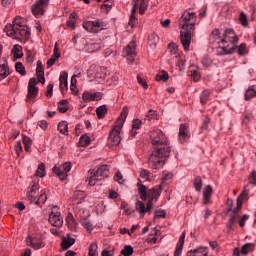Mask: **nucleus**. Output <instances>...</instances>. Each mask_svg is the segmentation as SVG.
Returning <instances> with one entry per match:
<instances>
[{
    "label": "nucleus",
    "instance_id": "f257e3e1",
    "mask_svg": "<svg viewBox=\"0 0 256 256\" xmlns=\"http://www.w3.org/2000/svg\"><path fill=\"white\" fill-rule=\"evenodd\" d=\"M197 22V15L193 12L184 11L179 19V27L182 29L180 34V43L184 51H189L191 45V37L195 23Z\"/></svg>",
    "mask_w": 256,
    "mask_h": 256
},
{
    "label": "nucleus",
    "instance_id": "f03ea898",
    "mask_svg": "<svg viewBox=\"0 0 256 256\" xmlns=\"http://www.w3.org/2000/svg\"><path fill=\"white\" fill-rule=\"evenodd\" d=\"M153 151L149 156V165L152 169L161 167V130H155L150 134Z\"/></svg>",
    "mask_w": 256,
    "mask_h": 256
},
{
    "label": "nucleus",
    "instance_id": "7ed1b4c3",
    "mask_svg": "<svg viewBox=\"0 0 256 256\" xmlns=\"http://www.w3.org/2000/svg\"><path fill=\"white\" fill-rule=\"evenodd\" d=\"M127 115H129V110L127 107L122 109L120 114V122L116 126H114L108 136L107 145L108 147H117L121 143V129H123V125L127 120Z\"/></svg>",
    "mask_w": 256,
    "mask_h": 256
},
{
    "label": "nucleus",
    "instance_id": "20e7f679",
    "mask_svg": "<svg viewBox=\"0 0 256 256\" xmlns=\"http://www.w3.org/2000/svg\"><path fill=\"white\" fill-rule=\"evenodd\" d=\"M235 43H237V35L231 29L222 32V46H220L221 55H231L235 53Z\"/></svg>",
    "mask_w": 256,
    "mask_h": 256
},
{
    "label": "nucleus",
    "instance_id": "39448f33",
    "mask_svg": "<svg viewBox=\"0 0 256 256\" xmlns=\"http://www.w3.org/2000/svg\"><path fill=\"white\" fill-rule=\"evenodd\" d=\"M241 209H243V204L241 202H237V206L233 208V200H228V209L227 213L230 214V219L227 223L228 231H235V225H237V219L241 218Z\"/></svg>",
    "mask_w": 256,
    "mask_h": 256
},
{
    "label": "nucleus",
    "instance_id": "423d86ee",
    "mask_svg": "<svg viewBox=\"0 0 256 256\" xmlns=\"http://www.w3.org/2000/svg\"><path fill=\"white\" fill-rule=\"evenodd\" d=\"M107 171H109L108 165H102L96 171L89 170L88 178H87L88 185H90V187H95V185L97 184V181H101V177H103V175H105Z\"/></svg>",
    "mask_w": 256,
    "mask_h": 256
},
{
    "label": "nucleus",
    "instance_id": "0eeeda50",
    "mask_svg": "<svg viewBox=\"0 0 256 256\" xmlns=\"http://www.w3.org/2000/svg\"><path fill=\"white\" fill-rule=\"evenodd\" d=\"M25 26L26 25L21 21V17H16L13 20V24H7L5 26L4 31L8 37H13L17 35V31H19V29H22Z\"/></svg>",
    "mask_w": 256,
    "mask_h": 256
},
{
    "label": "nucleus",
    "instance_id": "6e6552de",
    "mask_svg": "<svg viewBox=\"0 0 256 256\" xmlns=\"http://www.w3.org/2000/svg\"><path fill=\"white\" fill-rule=\"evenodd\" d=\"M123 53L127 59L128 65H133L135 57H137V44L135 41L130 42L123 50Z\"/></svg>",
    "mask_w": 256,
    "mask_h": 256
},
{
    "label": "nucleus",
    "instance_id": "1a4fd4ad",
    "mask_svg": "<svg viewBox=\"0 0 256 256\" xmlns=\"http://www.w3.org/2000/svg\"><path fill=\"white\" fill-rule=\"evenodd\" d=\"M48 221L52 224L53 227L63 226V218L61 217V212H59V207L54 206L52 208V211L49 213Z\"/></svg>",
    "mask_w": 256,
    "mask_h": 256
},
{
    "label": "nucleus",
    "instance_id": "9d476101",
    "mask_svg": "<svg viewBox=\"0 0 256 256\" xmlns=\"http://www.w3.org/2000/svg\"><path fill=\"white\" fill-rule=\"evenodd\" d=\"M49 6V0H37L31 7L32 14L35 17L45 15V10Z\"/></svg>",
    "mask_w": 256,
    "mask_h": 256
},
{
    "label": "nucleus",
    "instance_id": "9b49d317",
    "mask_svg": "<svg viewBox=\"0 0 256 256\" xmlns=\"http://www.w3.org/2000/svg\"><path fill=\"white\" fill-rule=\"evenodd\" d=\"M104 23L101 20L88 21L83 23V28L88 31V33H100L103 31Z\"/></svg>",
    "mask_w": 256,
    "mask_h": 256
},
{
    "label": "nucleus",
    "instance_id": "f8f14e48",
    "mask_svg": "<svg viewBox=\"0 0 256 256\" xmlns=\"http://www.w3.org/2000/svg\"><path fill=\"white\" fill-rule=\"evenodd\" d=\"M72 164L71 162H65L62 165V170L61 168L54 166L52 171L53 173H55V175H57V177H59L60 181H65V179H67V173H69V171H71L72 168Z\"/></svg>",
    "mask_w": 256,
    "mask_h": 256
},
{
    "label": "nucleus",
    "instance_id": "ddd939ff",
    "mask_svg": "<svg viewBox=\"0 0 256 256\" xmlns=\"http://www.w3.org/2000/svg\"><path fill=\"white\" fill-rule=\"evenodd\" d=\"M26 245L28 247H32L35 251H39V249H43L45 247V243L43 242V237L41 236H27Z\"/></svg>",
    "mask_w": 256,
    "mask_h": 256
},
{
    "label": "nucleus",
    "instance_id": "4468645a",
    "mask_svg": "<svg viewBox=\"0 0 256 256\" xmlns=\"http://www.w3.org/2000/svg\"><path fill=\"white\" fill-rule=\"evenodd\" d=\"M171 155V143L169 139L161 133V158L167 159Z\"/></svg>",
    "mask_w": 256,
    "mask_h": 256
},
{
    "label": "nucleus",
    "instance_id": "2eb2a0df",
    "mask_svg": "<svg viewBox=\"0 0 256 256\" xmlns=\"http://www.w3.org/2000/svg\"><path fill=\"white\" fill-rule=\"evenodd\" d=\"M105 71H106L105 67H98L97 72L93 73V66H91L90 69H88L87 71V75L88 77H93L95 79H105V75H106Z\"/></svg>",
    "mask_w": 256,
    "mask_h": 256
},
{
    "label": "nucleus",
    "instance_id": "dca6fc26",
    "mask_svg": "<svg viewBox=\"0 0 256 256\" xmlns=\"http://www.w3.org/2000/svg\"><path fill=\"white\" fill-rule=\"evenodd\" d=\"M210 42L217 43L220 47L223 46V32L219 29H214L210 35Z\"/></svg>",
    "mask_w": 256,
    "mask_h": 256
},
{
    "label": "nucleus",
    "instance_id": "f3484780",
    "mask_svg": "<svg viewBox=\"0 0 256 256\" xmlns=\"http://www.w3.org/2000/svg\"><path fill=\"white\" fill-rule=\"evenodd\" d=\"M189 137V126L187 124H181L179 128L178 139L180 143H185Z\"/></svg>",
    "mask_w": 256,
    "mask_h": 256
},
{
    "label": "nucleus",
    "instance_id": "a211bd4d",
    "mask_svg": "<svg viewBox=\"0 0 256 256\" xmlns=\"http://www.w3.org/2000/svg\"><path fill=\"white\" fill-rule=\"evenodd\" d=\"M209 255V250L207 247H198L194 250L187 252L186 256H207Z\"/></svg>",
    "mask_w": 256,
    "mask_h": 256
},
{
    "label": "nucleus",
    "instance_id": "6ab92c4d",
    "mask_svg": "<svg viewBox=\"0 0 256 256\" xmlns=\"http://www.w3.org/2000/svg\"><path fill=\"white\" fill-rule=\"evenodd\" d=\"M183 245H185V232L179 237L174 256H181V253H183Z\"/></svg>",
    "mask_w": 256,
    "mask_h": 256
},
{
    "label": "nucleus",
    "instance_id": "aec40b11",
    "mask_svg": "<svg viewBox=\"0 0 256 256\" xmlns=\"http://www.w3.org/2000/svg\"><path fill=\"white\" fill-rule=\"evenodd\" d=\"M67 77H69V74L67 71H63L60 74L59 81H60V91L63 93V91H67Z\"/></svg>",
    "mask_w": 256,
    "mask_h": 256
},
{
    "label": "nucleus",
    "instance_id": "412c9836",
    "mask_svg": "<svg viewBox=\"0 0 256 256\" xmlns=\"http://www.w3.org/2000/svg\"><path fill=\"white\" fill-rule=\"evenodd\" d=\"M137 187H138V193H139L140 199L142 201H147V195L149 194V192H147V187L141 184V180L139 179H138Z\"/></svg>",
    "mask_w": 256,
    "mask_h": 256
},
{
    "label": "nucleus",
    "instance_id": "4be33fe9",
    "mask_svg": "<svg viewBox=\"0 0 256 256\" xmlns=\"http://www.w3.org/2000/svg\"><path fill=\"white\" fill-rule=\"evenodd\" d=\"M173 181V173L164 170L161 174V184L162 185H169Z\"/></svg>",
    "mask_w": 256,
    "mask_h": 256
},
{
    "label": "nucleus",
    "instance_id": "5701e85b",
    "mask_svg": "<svg viewBox=\"0 0 256 256\" xmlns=\"http://www.w3.org/2000/svg\"><path fill=\"white\" fill-rule=\"evenodd\" d=\"M249 200V184L244 186L243 192L238 196L237 203H241L243 205V201Z\"/></svg>",
    "mask_w": 256,
    "mask_h": 256
},
{
    "label": "nucleus",
    "instance_id": "b1692460",
    "mask_svg": "<svg viewBox=\"0 0 256 256\" xmlns=\"http://www.w3.org/2000/svg\"><path fill=\"white\" fill-rule=\"evenodd\" d=\"M16 35H20V37H23L24 39H26V41H29V38L31 37V29H29V27H27L26 25L18 29Z\"/></svg>",
    "mask_w": 256,
    "mask_h": 256
},
{
    "label": "nucleus",
    "instance_id": "393cba45",
    "mask_svg": "<svg viewBox=\"0 0 256 256\" xmlns=\"http://www.w3.org/2000/svg\"><path fill=\"white\" fill-rule=\"evenodd\" d=\"M211 195H213V188L207 186L203 191L204 205H209V203H211Z\"/></svg>",
    "mask_w": 256,
    "mask_h": 256
},
{
    "label": "nucleus",
    "instance_id": "a878e982",
    "mask_svg": "<svg viewBox=\"0 0 256 256\" xmlns=\"http://www.w3.org/2000/svg\"><path fill=\"white\" fill-rule=\"evenodd\" d=\"M73 245H75V238H71L69 235L62 240V249H64V251H67V249L73 247Z\"/></svg>",
    "mask_w": 256,
    "mask_h": 256
},
{
    "label": "nucleus",
    "instance_id": "bb28decb",
    "mask_svg": "<svg viewBox=\"0 0 256 256\" xmlns=\"http://www.w3.org/2000/svg\"><path fill=\"white\" fill-rule=\"evenodd\" d=\"M11 53L14 55V59H21V57H23V47L19 44H15Z\"/></svg>",
    "mask_w": 256,
    "mask_h": 256
},
{
    "label": "nucleus",
    "instance_id": "cd10ccee",
    "mask_svg": "<svg viewBox=\"0 0 256 256\" xmlns=\"http://www.w3.org/2000/svg\"><path fill=\"white\" fill-rule=\"evenodd\" d=\"M159 35L152 33L148 36V43L150 45V47H152V49H155V47H157V45H159Z\"/></svg>",
    "mask_w": 256,
    "mask_h": 256
},
{
    "label": "nucleus",
    "instance_id": "c85d7f7f",
    "mask_svg": "<svg viewBox=\"0 0 256 256\" xmlns=\"http://www.w3.org/2000/svg\"><path fill=\"white\" fill-rule=\"evenodd\" d=\"M159 191L155 188L148 190V199L149 201H153L154 203H157L159 201Z\"/></svg>",
    "mask_w": 256,
    "mask_h": 256
},
{
    "label": "nucleus",
    "instance_id": "c756f323",
    "mask_svg": "<svg viewBox=\"0 0 256 256\" xmlns=\"http://www.w3.org/2000/svg\"><path fill=\"white\" fill-rule=\"evenodd\" d=\"M58 131L62 135H69V123L67 121H61L58 123Z\"/></svg>",
    "mask_w": 256,
    "mask_h": 256
},
{
    "label": "nucleus",
    "instance_id": "7c9ffc66",
    "mask_svg": "<svg viewBox=\"0 0 256 256\" xmlns=\"http://www.w3.org/2000/svg\"><path fill=\"white\" fill-rule=\"evenodd\" d=\"M40 203L45 204L47 203V189H42L40 196L36 198L34 205H40Z\"/></svg>",
    "mask_w": 256,
    "mask_h": 256
},
{
    "label": "nucleus",
    "instance_id": "2f4dec72",
    "mask_svg": "<svg viewBox=\"0 0 256 256\" xmlns=\"http://www.w3.org/2000/svg\"><path fill=\"white\" fill-rule=\"evenodd\" d=\"M9 75V66L7 64L0 65V81L6 79V77H9Z\"/></svg>",
    "mask_w": 256,
    "mask_h": 256
},
{
    "label": "nucleus",
    "instance_id": "473e14b6",
    "mask_svg": "<svg viewBox=\"0 0 256 256\" xmlns=\"http://www.w3.org/2000/svg\"><path fill=\"white\" fill-rule=\"evenodd\" d=\"M37 95H39V88H28V94L26 96V99L27 101L37 99Z\"/></svg>",
    "mask_w": 256,
    "mask_h": 256
},
{
    "label": "nucleus",
    "instance_id": "72a5a7b5",
    "mask_svg": "<svg viewBox=\"0 0 256 256\" xmlns=\"http://www.w3.org/2000/svg\"><path fill=\"white\" fill-rule=\"evenodd\" d=\"M66 222L70 229H75V227H77V220H75V217H73L72 213L68 214Z\"/></svg>",
    "mask_w": 256,
    "mask_h": 256
},
{
    "label": "nucleus",
    "instance_id": "f704fd0d",
    "mask_svg": "<svg viewBox=\"0 0 256 256\" xmlns=\"http://www.w3.org/2000/svg\"><path fill=\"white\" fill-rule=\"evenodd\" d=\"M96 115L98 119H103L107 115V106L101 105L96 109Z\"/></svg>",
    "mask_w": 256,
    "mask_h": 256
},
{
    "label": "nucleus",
    "instance_id": "c9c22d12",
    "mask_svg": "<svg viewBox=\"0 0 256 256\" xmlns=\"http://www.w3.org/2000/svg\"><path fill=\"white\" fill-rule=\"evenodd\" d=\"M89 253L88 256H99V252H97V249H99V247L97 246V242H92L89 245Z\"/></svg>",
    "mask_w": 256,
    "mask_h": 256
},
{
    "label": "nucleus",
    "instance_id": "e433bc0d",
    "mask_svg": "<svg viewBox=\"0 0 256 256\" xmlns=\"http://www.w3.org/2000/svg\"><path fill=\"white\" fill-rule=\"evenodd\" d=\"M211 95V90H204L200 95V103L201 105H205L207 101H209V97Z\"/></svg>",
    "mask_w": 256,
    "mask_h": 256
},
{
    "label": "nucleus",
    "instance_id": "4c0bfd02",
    "mask_svg": "<svg viewBox=\"0 0 256 256\" xmlns=\"http://www.w3.org/2000/svg\"><path fill=\"white\" fill-rule=\"evenodd\" d=\"M43 75H45V68L43 67V62L38 60L36 67V77H43Z\"/></svg>",
    "mask_w": 256,
    "mask_h": 256
},
{
    "label": "nucleus",
    "instance_id": "58836bf2",
    "mask_svg": "<svg viewBox=\"0 0 256 256\" xmlns=\"http://www.w3.org/2000/svg\"><path fill=\"white\" fill-rule=\"evenodd\" d=\"M88 53H95L101 49V44L99 43H89L86 45Z\"/></svg>",
    "mask_w": 256,
    "mask_h": 256
},
{
    "label": "nucleus",
    "instance_id": "ea45409f",
    "mask_svg": "<svg viewBox=\"0 0 256 256\" xmlns=\"http://www.w3.org/2000/svg\"><path fill=\"white\" fill-rule=\"evenodd\" d=\"M253 249H255V244L246 243L244 246H242L241 253L242 255H247V253H251Z\"/></svg>",
    "mask_w": 256,
    "mask_h": 256
},
{
    "label": "nucleus",
    "instance_id": "a19ab883",
    "mask_svg": "<svg viewBox=\"0 0 256 256\" xmlns=\"http://www.w3.org/2000/svg\"><path fill=\"white\" fill-rule=\"evenodd\" d=\"M91 144V138L87 135H82L79 139L80 147H87Z\"/></svg>",
    "mask_w": 256,
    "mask_h": 256
},
{
    "label": "nucleus",
    "instance_id": "79ce46f5",
    "mask_svg": "<svg viewBox=\"0 0 256 256\" xmlns=\"http://www.w3.org/2000/svg\"><path fill=\"white\" fill-rule=\"evenodd\" d=\"M36 177H45L46 173H45V163L41 162L39 165H38V168L36 170V173H35Z\"/></svg>",
    "mask_w": 256,
    "mask_h": 256
},
{
    "label": "nucleus",
    "instance_id": "37998d69",
    "mask_svg": "<svg viewBox=\"0 0 256 256\" xmlns=\"http://www.w3.org/2000/svg\"><path fill=\"white\" fill-rule=\"evenodd\" d=\"M188 75L195 82H197V81H199V79H201V74L199 73V70L190 69Z\"/></svg>",
    "mask_w": 256,
    "mask_h": 256
},
{
    "label": "nucleus",
    "instance_id": "c03bdc74",
    "mask_svg": "<svg viewBox=\"0 0 256 256\" xmlns=\"http://www.w3.org/2000/svg\"><path fill=\"white\" fill-rule=\"evenodd\" d=\"M67 103H69L67 100H61L58 103V111H60V113H67L68 111V107H67Z\"/></svg>",
    "mask_w": 256,
    "mask_h": 256
},
{
    "label": "nucleus",
    "instance_id": "a18cd8bd",
    "mask_svg": "<svg viewBox=\"0 0 256 256\" xmlns=\"http://www.w3.org/2000/svg\"><path fill=\"white\" fill-rule=\"evenodd\" d=\"M28 191H36L39 192V178H35L28 188Z\"/></svg>",
    "mask_w": 256,
    "mask_h": 256
},
{
    "label": "nucleus",
    "instance_id": "49530a36",
    "mask_svg": "<svg viewBox=\"0 0 256 256\" xmlns=\"http://www.w3.org/2000/svg\"><path fill=\"white\" fill-rule=\"evenodd\" d=\"M74 199H78L77 205H81L83 201H85V192L83 191H78L77 193L74 194Z\"/></svg>",
    "mask_w": 256,
    "mask_h": 256
},
{
    "label": "nucleus",
    "instance_id": "de8ad7c7",
    "mask_svg": "<svg viewBox=\"0 0 256 256\" xmlns=\"http://www.w3.org/2000/svg\"><path fill=\"white\" fill-rule=\"evenodd\" d=\"M136 211H139V213H141L142 215H145V213H147L145 203L138 200L136 202Z\"/></svg>",
    "mask_w": 256,
    "mask_h": 256
},
{
    "label": "nucleus",
    "instance_id": "09e8293b",
    "mask_svg": "<svg viewBox=\"0 0 256 256\" xmlns=\"http://www.w3.org/2000/svg\"><path fill=\"white\" fill-rule=\"evenodd\" d=\"M15 69H16V72L19 73L20 75H27V71L25 70V66H23V63L17 62L15 64Z\"/></svg>",
    "mask_w": 256,
    "mask_h": 256
},
{
    "label": "nucleus",
    "instance_id": "8fccbe9b",
    "mask_svg": "<svg viewBox=\"0 0 256 256\" xmlns=\"http://www.w3.org/2000/svg\"><path fill=\"white\" fill-rule=\"evenodd\" d=\"M37 191H31V190H28L27 191V198H28V201H30V203H35V201L37 200Z\"/></svg>",
    "mask_w": 256,
    "mask_h": 256
},
{
    "label": "nucleus",
    "instance_id": "3c124183",
    "mask_svg": "<svg viewBox=\"0 0 256 256\" xmlns=\"http://www.w3.org/2000/svg\"><path fill=\"white\" fill-rule=\"evenodd\" d=\"M121 255L124 256H132L133 255V248L131 245H126L124 248L121 250Z\"/></svg>",
    "mask_w": 256,
    "mask_h": 256
},
{
    "label": "nucleus",
    "instance_id": "603ef678",
    "mask_svg": "<svg viewBox=\"0 0 256 256\" xmlns=\"http://www.w3.org/2000/svg\"><path fill=\"white\" fill-rule=\"evenodd\" d=\"M234 51H237L240 55H247V47L245 44H241L239 47H235L234 44Z\"/></svg>",
    "mask_w": 256,
    "mask_h": 256
},
{
    "label": "nucleus",
    "instance_id": "864d4df0",
    "mask_svg": "<svg viewBox=\"0 0 256 256\" xmlns=\"http://www.w3.org/2000/svg\"><path fill=\"white\" fill-rule=\"evenodd\" d=\"M132 3L134 7L137 9V7H141V9L145 10L147 9V4H145V0H132Z\"/></svg>",
    "mask_w": 256,
    "mask_h": 256
},
{
    "label": "nucleus",
    "instance_id": "5fc2aeb1",
    "mask_svg": "<svg viewBox=\"0 0 256 256\" xmlns=\"http://www.w3.org/2000/svg\"><path fill=\"white\" fill-rule=\"evenodd\" d=\"M82 99L83 101H85V103H89L90 101H94V98H93V93L91 92H84L82 94Z\"/></svg>",
    "mask_w": 256,
    "mask_h": 256
},
{
    "label": "nucleus",
    "instance_id": "6e6d98bb",
    "mask_svg": "<svg viewBox=\"0 0 256 256\" xmlns=\"http://www.w3.org/2000/svg\"><path fill=\"white\" fill-rule=\"evenodd\" d=\"M256 91L254 89H248L245 93V100L249 101L250 99H253L255 97Z\"/></svg>",
    "mask_w": 256,
    "mask_h": 256
},
{
    "label": "nucleus",
    "instance_id": "4d7b16f0",
    "mask_svg": "<svg viewBox=\"0 0 256 256\" xmlns=\"http://www.w3.org/2000/svg\"><path fill=\"white\" fill-rule=\"evenodd\" d=\"M157 117V111L156 110H149L146 114L145 119L148 121H151V119H155Z\"/></svg>",
    "mask_w": 256,
    "mask_h": 256
},
{
    "label": "nucleus",
    "instance_id": "13d9d810",
    "mask_svg": "<svg viewBox=\"0 0 256 256\" xmlns=\"http://www.w3.org/2000/svg\"><path fill=\"white\" fill-rule=\"evenodd\" d=\"M247 221H249V215L244 214L242 218L238 221L239 227L241 228L245 227V223H247Z\"/></svg>",
    "mask_w": 256,
    "mask_h": 256
},
{
    "label": "nucleus",
    "instance_id": "bf43d9fd",
    "mask_svg": "<svg viewBox=\"0 0 256 256\" xmlns=\"http://www.w3.org/2000/svg\"><path fill=\"white\" fill-rule=\"evenodd\" d=\"M141 125H143V121H141L140 119H134L132 122V129H141Z\"/></svg>",
    "mask_w": 256,
    "mask_h": 256
},
{
    "label": "nucleus",
    "instance_id": "052dcab7",
    "mask_svg": "<svg viewBox=\"0 0 256 256\" xmlns=\"http://www.w3.org/2000/svg\"><path fill=\"white\" fill-rule=\"evenodd\" d=\"M137 12V9L135 8V6L133 7V9H132V12H131V15H130V20H129V25L131 26V27H133L135 24V13Z\"/></svg>",
    "mask_w": 256,
    "mask_h": 256
},
{
    "label": "nucleus",
    "instance_id": "680f3d73",
    "mask_svg": "<svg viewBox=\"0 0 256 256\" xmlns=\"http://www.w3.org/2000/svg\"><path fill=\"white\" fill-rule=\"evenodd\" d=\"M176 65L181 69L185 65V60L183 59V56H176Z\"/></svg>",
    "mask_w": 256,
    "mask_h": 256
},
{
    "label": "nucleus",
    "instance_id": "e2e57ef3",
    "mask_svg": "<svg viewBox=\"0 0 256 256\" xmlns=\"http://www.w3.org/2000/svg\"><path fill=\"white\" fill-rule=\"evenodd\" d=\"M114 180L119 183V185H123V174H121L119 171L116 172L115 176H114Z\"/></svg>",
    "mask_w": 256,
    "mask_h": 256
},
{
    "label": "nucleus",
    "instance_id": "0e129e2a",
    "mask_svg": "<svg viewBox=\"0 0 256 256\" xmlns=\"http://www.w3.org/2000/svg\"><path fill=\"white\" fill-rule=\"evenodd\" d=\"M239 20L241 25H243L244 27H247V15L245 13L242 12L240 14Z\"/></svg>",
    "mask_w": 256,
    "mask_h": 256
},
{
    "label": "nucleus",
    "instance_id": "69168bd1",
    "mask_svg": "<svg viewBox=\"0 0 256 256\" xmlns=\"http://www.w3.org/2000/svg\"><path fill=\"white\" fill-rule=\"evenodd\" d=\"M194 187H195L196 191H201V177L195 178Z\"/></svg>",
    "mask_w": 256,
    "mask_h": 256
},
{
    "label": "nucleus",
    "instance_id": "338daca9",
    "mask_svg": "<svg viewBox=\"0 0 256 256\" xmlns=\"http://www.w3.org/2000/svg\"><path fill=\"white\" fill-rule=\"evenodd\" d=\"M82 225L85 229H87V231H93V224H91V222H89V220L83 221Z\"/></svg>",
    "mask_w": 256,
    "mask_h": 256
},
{
    "label": "nucleus",
    "instance_id": "774afa93",
    "mask_svg": "<svg viewBox=\"0 0 256 256\" xmlns=\"http://www.w3.org/2000/svg\"><path fill=\"white\" fill-rule=\"evenodd\" d=\"M249 183L250 185H256V171H252V173L249 176Z\"/></svg>",
    "mask_w": 256,
    "mask_h": 256
}]
</instances>
